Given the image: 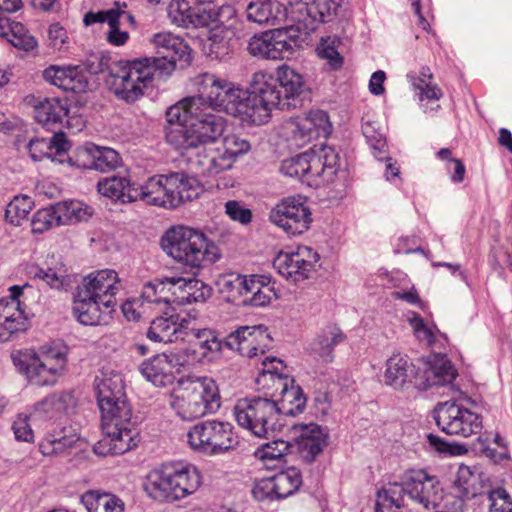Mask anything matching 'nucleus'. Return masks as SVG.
Instances as JSON below:
<instances>
[{
  "label": "nucleus",
  "mask_w": 512,
  "mask_h": 512,
  "mask_svg": "<svg viewBox=\"0 0 512 512\" xmlns=\"http://www.w3.org/2000/svg\"><path fill=\"white\" fill-rule=\"evenodd\" d=\"M220 284L222 286V290L229 294L233 300H236L237 297L243 299V288L245 284V275L240 274H229L223 276L220 279Z\"/></svg>",
  "instance_id": "obj_64"
},
{
  "label": "nucleus",
  "mask_w": 512,
  "mask_h": 512,
  "mask_svg": "<svg viewBox=\"0 0 512 512\" xmlns=\"http://www.w3.org/2000/svg\"><path fill=\"white\" fill-rule=\"evenodd\" d=\"M276 30L254 35L248 42L249 53L259 59L280 60L287 58Z\"/></svg>",
  "instance_id": "obj_41"
},
{
  "label": "nucleus",
  "mask_w": 512,
  "mask_h": 512,
  "mask_svg": "<svg viewBox=\"0 0 512 512\" xmlns=\"http://www.w3.org/2000/svg\"><path fill=\"white\" fill-rule=\"evenodd\" d=\"M165 316L155 318L147 331V337L154 342L172 343L182 340L188 325L192 324L190 317L164 311Z\"/></svg>",
  "instance_id": "obj_25"
},
{
  "label": "nucleus",
  "mask_w": 512,
  "mask_h": 512,
  "mask_svg": "<svg viewBox=\"0 0 512 512\" xmlns=\"http://www.w3.org/2000/svg\"><path fill=\"white\" fill-rule=\"evenodd\" d=\"M123 12L120 7V2H115L114 7L108 10H100L97 12L89 11L85 14L83 22L86 26L93 25L95 23H113L116 17H122Z\"/></svg>",
  "instance_id": "obj_62"
},
{
  "label": "nucleus",
  "mask_w": 512,
  "mask_h": 512,
  "mask_svg": "<svg viewBox=\"0 0 512 512\" xmlns=\"http://www.w3.org/2000/svg\"><path fill=\"white\" fill-rule=\"evenodd\" d=\"M299 429L296 439L299 453L307 463L313 462L328 445V434L315 423L295 425Z\"/></svg>",
  "instance_id": "obj_31"
},
{
  "label": "nucleus",
  "mask_w": 512,
  "mask_h": 512,
  "mask_svg": "<svg viewBox=\"0 0 512 512\" xmlns=\"http://www.w3.org/2000/svg\"><path fill=\"white\" fill-rule=\"evenodd\" d=\"M339 39L327 37L322 38L317 47L318 56L327 61L332 70H339L343 66L344 59L337 50Z\"/></svg>",
  "instance_id": "obj_54"
},
{
  "label": "nucleus",
  "mask_w": 512,
  "mask_h": 512,
  "mask_svg": "<svg viewBox=\"0 0 512 512\" xmlns=\"http://www.w3.org/2000/svg\"><path fill=\"white\" fill-rule=\"evenodd\" d=\"M301 485L302 475L300 470L289 467L256 483L252 489V494L258 501L283 499L295 493Z\"/></svg>",
  "instance_id": "obj_18"
},
{
  "label": "nucleus",
  "mask_w": 512,
  "mask_h": 512,
  "mask_svg": "<svg viewBox=\"0 0 512 512\" xmlns=\"http://www.w3.org/2000/svg\"><path fill=\"white\" fill-rule=\"evenodd\" d=\"M171 279L165 278L162 281H155L146 283L143 286L141 298L147 303L155 304L157 306L165 305L167 309H172V288Z\"/></svg>",
  "instance_id": "obj_47"
},
{
  "label": "nucleus",
  "mask_w": 512,
  "mask_h": 512,
  "mask_svg": "<svg viewBox=\"0 0 512 512\" xmlns=\"http://www.w3.org/2000/svg\"><path fill=\"white\" fill-rule=\"evenodd\" d=\"M75 404V398L71 392L54 393L35 404L32 418L57 420L67 414Z\"/></svg>",
  "instance_id": "obj_39"
},
{
  "label": "nucleus",
  "mask_w": 512,
  "mask_h": 512,
  "mask_svg": "<svg viewBox=\"0 0 512 512\" xmlns=\"http://www.w3.org/2000/svg\"><path fill=\"white\" fill-rule=\"evenodd\" d=\"M25 271L31 279L42 280L53 289H61L68 283V270L65 264L56 260L54 256L50 264L47 263L46 268L37 264H28Z\"/></svg>",
  "instance_id": "obj_42"
},
{
  "label": "nucleus",
  "mask_w": 512,
  "mask_h": 512,
  "mask_svg": "<svg viewBox=\"0 0 512 512\" xmlns=\"http://www.w3.org/2000/svg\"><path fill=\"white\" fill-rule=\"evenodd\" d=\"M306 159L305 152L286 159L281 163L280 170L286 176L307 182Z\"/></svg>",
  "instance_id": "obj_57"
},
{
  "label": "nucleus",
  "mask_w": 512,
  "mask_h": 512,
  "mask_svg": "<svg viewBox=\"0 0 512 512\" xmlns=\"http://www.w3.org/2000/svg\"><path fill=\"white\" fill-rule=\"evenodd\" d=\"M171 398L172 409L186 421L216 413L221 407L219 387L210 377H198L180 382Z\"/></svg>",
  "instance_id": "obj_7"
},
{
  "label": "nucleus",
  "mask_w": 512,
  "mask_h": 512,
  "mask_svg": "<svg viewBox=\"0 0 512 512\" xmlns=\"http://www.w3.org/2000/svg\"><path fill=\"white\" fill-rule=\"evenodd\" d=\"M120 286L117 272L112 269H103L84 277L76 289L97 299L105 309L114 310L116 294Z\"/></svg>",
  "instance_id": "obj_20"
},
{
  "label": "nucleus",
  "mask_w": 512,
  "mask_h": 512,
  "mask_svg": "<svg viewBox=\"0 0 512 512\" xmlns=\"http://www.w3.org/2000/svg\"><path fill=\"white\" fill-rule=\"evenodd\" d=\"M488 512H512V497L503 487H495L487 492Z\"/></svg>",
  "instance_id": "obj_58"
},
{
  "label": "nucleus",
  "mask_w": 512,
  "mask_h": 512,
  "mask_svg": "<svg viewBox=\"0 0 512 512\" xmlns=\"http://www.w3.org/2000/svg\"><path fill=\"white\" fill-rule=\"evenodd\" d=\"M250 93L254 125L267 123L274 108L282 110L283 95L275 74L266 71L255 72L250 82Z\"/></svg>",
  "instance_id": "obj_13"
},
{
  "label": "nucleus",
  "mask_w": 512,
  "mask_h": 512,
  "mask_svg": "<svg viewBox=\"0 0 512 512\" xmlns=\"http://www.w3.org/2000/svg\"><path fill=\"white\" fill-rule=\"evenodd\" d=\"M406 493L405 473L402 476L401 483H391L382 488L377 493L376 506L383 507L386 510L400 509L405 505L404 496Z\"/></svg>",
  "instance_id": "obj_48"
},
{
  "label": "nucleus",
  "mask_w": 512,
  "mask_h": 512,
  "mask_svg": "<svg viewBox=\"0 0 512 512\" xmlns=\"http://www.w3.org/2000/svg\"><path fill=\"white\" fill-rule=\"evenodd\" d=\"M234 416L239 426L259 438H266L282 426L277 403L267 397L244 398L237 401Z\"/></svg>",
  "instance_id": "obj_10"
},
{
  "label": "nucleus",
  "mask_w": 512,
  "mask_h": 512,
  "mask_svg": "<svg viewBox=\"0 0 512 512\" xmlns=\"http://www.w3.org/2000/svg\"><path fill=\"white\" fill-rule=\"evenodd\" d=\"M163 250L175 261L191 268H203L220 258L217 245L196 229L176 226L161 240Z\"/></svg>",
  "instance_id": "obj_5"
},
{
  "label": "nucleus",
  "mask_w": 512,
  "mask_h": 512,
  "mask_svg": "<svg viewBox=\"0 0 512 512\" xmlns=\"http://www.w3.org/2000/svg\"><path fill=\"white\" fill-rule=\"evenodd\" d=\"M201 483V474L194 465L168 462L147 474L144 490L153 500L173 502L195 493Z\"/></svg>",
  "instance_id": "obj_3"
},
{
  "label": "nucleus",
  "mask_w": 512,
  "mask_h": 512,
  "mask_svg": "<svg viewBox=\"0 0 512 512\" xmlns=\"http://www.w3.org/2000/svg\"><path fill=\"white\" fill-rule=\"evenodd\" d=\"M223 97V105L220 106V110L234 117H238L244 122L253 124L252 112H254V110L250 89L248 91L243 90L230 82L226 94Z\"/></svg>",
  "instance_id": "obj_38"
},
{
  "label": "nucleus",
  "mask_w": 512,
  "mask_h": 512,
  "mask_svg": "<svg viewBox=\"0 0 512 512\" xmlns=\"http://www.w3.org/2000/svg\"><path fill=\"white\" fill-rule=\"evenodd\" d=\"M289 5L295 24L275 29L287 58L302 46L319 24L328 22L336 10L333 0H290Z\"/></svg>",
  "instance_id": "obj_4"
},
{
  "label": "nucleus",
  "mask_w": 512,
  "mask_h": 512,
  "mask_svg": "<svg viewBox=\"0 0 512 512\" xmlns=\"http://www.w3.org/2000/svg\"><path fill=\"white\" fill-rule=\"evenodd\" d=\"M195 0H171L168 6V16L179 27L189 28L191 23V8Z\"/></svg>",
  "instance_id": "obj_55"
},
{
  "label": "nucleus",
  "mask_w": 512,
  "mask_h": 512,
  "mask_svg": "<svg viewBox=\"0 0 512 512\" xmlns=\"http://www.w3.org/2000/svg\"><path fill=\"white\" fill-rule=\"evenodd\" d=\"M94 387L101 411L104 438L94 446L98 455H122L138 446L139 433L132 422V411L126 401L125 386L120 374L101 371Z\"/></svg>",
  "instance_id": "obj_1"
},
{
  "label": "nucleus",
  "mask_w": 512,
  "mask_h": 512,
  "mask_svg": "<svg viewBox=\"0 0 512 512\" xmlns=\"http://www.w3.org/2000/svg\"><path fill=\"white\" fill-rule=\"evenodd\" d=\"M55 205L62 225L86 221L91 216L90 207L81 201H61Z\"/></svg>",
  "instance_id": "obj_49"
},
{
  "label": "nucleus",
  "mask_w": 512,
  "mask_h": 512,
  "mask_svg": "<svg viewBox=\"0 0 512 512\" xmlns=\"http://www.w3.org/2000/svg\"><path fill=\"white\" fill-rule=\"evenodd\" d=\"M243 299L240 303L245 306L262 307L268 305L276 297L270 277L265 275H245Z\"/></svg>",
  "instance_id": "obj_36"
},
{
  "label": "nucleus",
  "mask_w": 512,
  "mask_h": 512,
  "mask_svg": "<svg viewBox=\"0 0 512 512\" xmlns=\"http://www.w3.org/2000/svg\"><path fill=\"white\" fill-rule=\"evenodd\" d=\"M434 419L445 434L463 438L480 433L483 427L480 414L455 401L439 403L434 410Z\"/></svg>",
  "instance_id": "obj_12"
},
{
  "label": "nucleus",
  "mask_w": 512,
  "mask_h": 512,
  "mask_svg": "<svg viewBox=\"0 0 512 512\" xmlns=\"http://www.w3.org/2000/svg\"><path fill=\"white\" fill-rule=\"evenodd\" d=\"M454 489L466 499H473L482 493L479 476L467 466L459 467L454 481Z\"/></svg>",
  "instance_id": "obj_50"
},
{
  "label": "nucleus",
  "mask_w": 512,
  "mask_h": 512,
  "mask_svg": "<svg viewBox=\"0 0 512 512\" xmlns=\"http://www.w3.org/2000/svg\"><path fill=\"white\" fill-rule=\"evenodd\" d=\"M74 443L72 437L49 433L40 442L39 449L44 456L59 455L72 448Z\"/></svg>",
  "instance_id": "obj_53"
},
{
  "label": "nucleus",
  "mask_w": 512,
  "mask_h": 512,
  "mask_svg": "<svg viewBox=\"0 0 512 512\" xmlns=\"http://www.w3.org/2000/svg\"><path fill=\"white\" fill-rule=\"evenodd\" d=\"M271 338L267 328L259 326H242L230 333L223 341L224 347L238 352L241 356L253 358L263 354Z\"/></svg>",
  "instance_id": "obj_22"
},
{
  "label": "nucleus",
  "mask_w": 512,
  "mask_h": 512,
  "mask_svg": "<svg viewBox=\"0 0 512 512\" xmlns=\"http://www.w3.org/2000/svg\"><path fill=\"white\" fill-rule=\"evenodd\" d=\"M384 372V382L394 389H403L408 384L416 388V382L420 379V370L415 369V365L409 357L400 352H394L386 360Z\"/></svg>",
  "instance_id": "obj_26"
},
{
  "label": "nucleus",
  "mask_w": 512,
  "mask_h": 512,
  "mask_svg": "<svg viewBox=\"0 0 512 512\" xmlns=\"http://www.w3.org/2000/svg\"><path fill=\"white\" fill-rule=\"evenodd\" d=\"M88 512H124L125 504L114 494L88 491L82 497Z\"/></svg>",
  "instance_id": "obj_45"
},
{
  "label": "nucleus",
  "mask_w": 512,
  "mask_h": 512,
  "mask_svg": "<svg viewBox=\"0 0 512 512\" xmlns=\"http://www.w3.org/2000/svg\"><path fill=\"white\" fill-rule=\"evenodd\" d=\"M166 142L179 151L205 147L217 141L226 127L225 119L201 99H183L166 111Z\"/></svg>",
  "instance_id": "obj_2"
},
{
  "label": "nucleus",
  "mask_w": 512,
  "mask_h": 512,
  "mask_svg": "<svg viewBox=\"0 0 512 512\" xmlns=\"http://www.w3.org/2000/svg\"><path fill=\"white\" fill-rule=\"evenodd\" d=\"M121 164L120 154L110 147L87 143L75 152L74 165L79 168L109 172L120 167Z\"/></svg>",
  "instance_id": "obj_23"
},
{
  "label": "nucleus",
  "mask_w": 512,
  "mask_h": 512,
  "mask_svg": "<svg viewBox=\"0 0 512 512\" xmlns=\"http://www.w3.org/2000/svg\"><path fill=\"white\" fill-rule=\"evenodd\" d=\"M182 341L188 343V347L185 349L188 359L198 363L216 359L224 346L214 331L197 328L194 319H192V324L188 325Z\"/></svg>",
  "instance_id": "obj_19"
},
{
  "label": "nucleus",
  "mask_w": 512,
  "mask_h": 512,
  "mask_svg": "<svg viewBox=\"0 0 512 512\" xmlns=\"http://www.w3.org/2000/svg\"><path fill=\"white\" fill-rule=\"evenodd\" d=\"M275 76L283 95L282 110L300 106L307 90L303 76L287 64L277 67Z\"/></svg>",
  "instance_id": "obj_27"
},
{
  "label": "nucleus",
  "mask_w": 512,
  "mask_h": 512,
  "mask_svg": "<svg viewBox=\"0 0 512 512\" xmlns=\"http://www.w3.org/2000/svg\"><path fill=\"white\" fill-rule=\"evenodd\" d=\"M13 363L32 385L53 386L63 375L67 365V351L60 346H42L34 350L18 351Z\"/></svg>",
  "instance_id": "obj_8"
},
{
  "label": "nucleus",
  "mask_w": 512,
  "mask_h": 512,
  "mask_svg": "<svg viewBox=\"0 0 512 512\" xmlns=\"http://www.w3.org/2000/svg\"><path fill=\"white\" fill-rule=\"evenodd\" d=\"M307 156V183L316 182L318 178L335 174L338 154L331 147L311 148L305 151Z\"/></svg>",
  "instance_id": "obj_32"
},
{
  "label": "nucleus",
  "mask_w": 512,
  "mask_h": 512,
  "mask_svg": "<svg viewBox=\"0 0 512 512\" xmlns=\"http://www.w3.org/2000/svg\"><path fill=\"white\" fill-rule=\"evenodd\" d=\"M269 220L287 234L300 235L310 228L312 213L300 195L283 198L270 211Z\"/></svg>",
  "instance_id": "obj_14"
},
{
  "label": "nucleus",
  "mask_w": 512,
  "mask_h": 512,
  "mask_svg": "<svg viewBox=\"0 0 512 512\" xmlns=\"http://www.w3.org/2000/svg\"><path fill=\"white\" fill-rule=\"evenodd\" d=\"M362 133L370 144L371 148L375 151L376 157L382 158L385 152V140L381 132L376 128L375 122L370 120H363Z\"/></svg>",
  "instance_id": "obj_60"
},
{
  "label": "nucleus",
  "mask_w": 512,
  "mask_h": 512,
  "mask_svg": "<svg viewBox=\"0 0 512 512\" xmlns=\"http://www.w3.org/2000/svg\"><path fill=\"white\" fill-rule=\"evenodd\" d=\"M225 213L227 216L235 222L242 225H248L251 223L253 213L249 208L244 207L237 200H229L225 203Z\"/></svg>",
  "instance_id": "obj_63"
},
{
  "label": "nucleus",
  "mask_w": 512,
  "mask_h": 512,
  "mask_svg": "<svg viewBox=\"0 0 512 512\" xmlns=\"http://www.w3.org/2000/svg\"><path fill=\"white\" fill-rule=\"evenodd\" d=\"M458 373L452 362L446 357H441L420 372V379L416 382V389L428 390L433 386H444L452 383Z\"/></svg>",
  "instance_id": "obj_37"
},
{
  "label": "nucleus",
  "mask_w": 512,
  "mask_h": 512,
  "mask_svg": "<svg viewBox=\"0 0 512 512\" xmlns=\"http://www.w3.org/2000/svg\"><path fill=\"white\" fill-rule=\"evenodd\" d=\"M113 310L105 309L97 299L76 289L72 313L79 323L86 326L106 324Z\"/></svg>",
  "instance_id": "obj_28"
},
{
  "label": "nucleus",
  "mask_w": 512,
  "mask_h": 512,
  "mask_svg": "<svg viewBox=\"0 0 512 512\" xmlns=\"http://www.w3.org/2000/svg\"><path fill=\"white\" fill-rule=\"evenodd\" d=\"M318 260V253L312 248L299 246L292 252H280L273 266L285 279L298 283L310 277Z\"/></svg>",
  "instance_id": "obj_17"
},
{
  "label": "nucleus",
  "mask_w": 512,
  "mask_h": 512,
  "mask_svg": "<svg viewBox=\"0 0 512 512\" xmlns=\"http://www.w3.org/2000/svg\"><path fill=\"white\" fill-rule=\"evenodd\" d=\"M287 17V8L278 0H252L246 6L249 22L261 26H275Z\"/></svg>",
  "instance_id": "obj_33"
},
{
  "label": "nucleus",
  "mask_w": 512,
  "mask_h": 512,
  "mask_svg": "<svg viewBox=\"0 0 512 512\" xmlns=\"http://www.w3.org/2000/svg\"><path fill=\"white\" fill-rule=\"evenodd\" d=\"M154 75L155 65L150 57L120 60L111 63L105 82L118 99L134 103L143 95Z\"/></svg>",
  "instance_id": "obj_9"
},
{
  "label": "nucleus",
  "mask_w": 512,
  "mask_h": 512,
  "mask_svg": "<svg viewBox=\"0 0 512 512\" xmlns=\"http://www.w3.org/2000/svg\"><path fill=\"white\" fill-rule=\"evenodd\" d=\"M7 41L14 47L26 52L32 51L37 46L36 39L28 33L20 22H16L13 25L12 32Z\"/></svg>",
  "instance_id": "obj_59"
},
{
  "label": "nucleus",
  "mask_w": 512,
  "mask_h": 512,
  "mask_svg": "<svg viewBox=\"0 0 512 512\" xmlns=\"http://www.w3.org/2000/svg\"><path fill=\"white\" fill-rule=\"evenodd\" d=\"M61 225L55 204L38 210L33 215L31 222L32 231L38 234H41L52 227Z\"/></svg>",
  "instance_id": "obj_52"
},
{
  "label": "nucleus",
  "mask_w": 512,
  "mask_h": 512,
  "mask_svg": "<svg viewBox=\"0 0 512 512\" xmlns=\"http://www.w3.org/2000/svg\"><path fill=\"white\" fill-rule=\"evenodd\" d=\"M202 186L194 177L183 173L155 175L144 185L137 187L134 197L148 205L175 209L181 204L199 197Z\"/></svg>",
  "instance_id": "obj_6"
},
{
  "label": "nucleus",
  "mask_w": 512,
  "mask_h": 512,
  "mask_svg": "<svg viewBox=\"0 0 512 512\" xmlns=\"http://www.w3.org/2000/svg\"><path fill=\"white\" fill-rule=\"evenodd\" d=\"M345 334L335 325L325 327L312 345L313 353L323 362L333 360V350L339 343L344 342Z\"/></svg>",
  "instance_id": "obj_44"
},
{
  "label": "nucleus",
  "mask_w": 512,
  "mask_h": 512,
  "mask_svg": "<svg viewBox=\"0 0 512 512\" xmlns=\"http://www.w3.org/2000/svg\"><path fill=\"white\" fill-rule=\"evenodd\" d=\"M23 286L14 285L9 290V298L0 299V343L11 340L15 335L27 329V318L20 307L19 297L23 293Z\"/></svg>",
  "instance_id": "obj_21"
},
{
  "label": "nucleus",
  "mask_w": 512,
  "mask_h": 512,
  "mask_svg": "<svg viewBox=\"0 0 512 512\" xmlns=\"http://www.w3.org/2000/svg\"><path fill=\"white\" fill-rule=\"evenodd\" d=\"M197 149L198 148H196V150ZM212 152V150L207 151L205 148L201 151H195V149L181 151L183 155H188L192 168H195L199 174L207 176L211 167V161H213Z\"/></svg>",
  "instance_id": "obj_61"
},
{
  "label": "nucleus",
  "mask_w": 512,
  "mask_h": 512,
  "mask_svg": "<svg viewBox=\"0 0 512 512\" xmlns=\"http://www.w3.org/2000/svg\"><path fill=\"white\" fill-rule=\"evenodd\" d=\"M35 120L48 130L71 126L69 119V104L66 99L57 97L45 98L34 107Z\"/></svg>",
  "instance_id": "obj_30"
},
{
  "label": "nucleus",
  "mask_w": 512,
  "mask_h": 512,
  "mask_svg": "<svg viewBox=\"0 0 512 512\" xmlns=\"http://www.w3.org/2000/svg\"><path fill=\"white\" fill-rule=\"evenodd\" d=\"M34 206L31 197L27 195L15 196L6 206L5 219L14 226L21 224L26 219Z\"/></svg>",
  "instance_id": "obj_51"
},
{
  "label": "nucleus",
  "mask_w": 512,
  "mask_h": 512,
  "mask_svg": "<svg viewBox=\"0 0 512 512\" xmlns=\"http://www.w3.org/2000/svg\"><path fill=\"white\" fill-rule=\"evenodd\" d=\"M291 445L282 439L273 440L261 445L255 455L262 461H280L288 452Z\"/></svg>",
  "instance_id": "obj_56"
},
{
  "label": "nucleus",
  "mask_w": 512,
  "mask_h": 512,
  "mask_svg": "<svg viewBox=\"0 0 512 512\" xmlns=\"http://www.w3.org/2000/svg\"><path fill=\"white\" fill-rule=\"evenodd\" d=\"M193 450L209 455L223 454L239 445V437L229 422L206 420L194 425L187 434Z\"/></svg>",
  "instance_id": "obj_11"
},
{
  "label": "nucleus",
  "mask_w": 512,
  "mask_h": 512,
  "mask_svg": "<svg viewBox=\"0 0 512 512\" xmlns=\"http://www.w3.org/2000/svg\"><path fill=\"white\" fill-rule=\"evenodd\" d=\"M277 403L278 416H295L303 412L306 406V397L300 386L292 384L287 391L273 399Z\"/></svg>",
  "instance_id": "obj_46"
},
{
  "label": "nucleus",
  "mask_w": 512,
  "mask_h": 512,
  "mask_svg": "<svg viewBox=\"0 0 512 512\" xmlns=\"http://www.w3.org/2000/svg\"><path fill=\"white\" fill-rule=\"evenodd\" d=\"M185 364L178 353H161L145 360L140 365L141 374L156 386H166L174 380V373Z\"/></svg>",
  "instance_id": "obj_24"
},
{
  "label": "nucleus",
  "mask_w": 512,
  "mask_h": 512,
  "mask_svg": "<svg viewBox=\"0 0 512 512\" xmlns=\"http://www.w3.org/2000/svg\"><path fill=\"white\" fill-rule=\"evenodd\" d=\"M98 192L115 201L130 203L136 201L137 187L127 177L113 176L104 178L97 184Z\"/></svg>",
  "instance_id": "obj_43"
},
{
  "label": "nucleus",
  "mask_w": 512,
  "mask_h": 512,
  "mask_svg": "<svg viewBox=\"0 0 512 512\" xmlns=\"http://www.w3.org/2000/svg\"><path fill=\"white\" fill-rule=\"evenodd\" d=\"M230 5H218L212 0H195L191 8L190 27H207L210 24L223 23V16L233 15Z\"/></svg>",
  "instance_id": "obj_40"
},
{
  "label": "nucleus",
  "mask_w": 512,
  "mask_h": 512,
  "mask_svg": "<svg viewBox=\"0 0 512 512\" xmlns=\"http://www.w3.org/2000/svg\"><path fill=\"white\" fill-rule=\"evenodd\" d=\"M173 305L204 302L211 296L210 286L195 278H170Z\"/></svg>",
  "instance_id": "obj_35"
},
{
  "label": "nucleus",
  "mask_w": 512,
  "mask_h": 512,
  "mask_svg": "<svg viewBox=\"0 0 512 512\" xmlns=\"http://www.w3.org/2000/svg\"><path fill=\"white\" fill-rule=\"evenodd\" d=\"M407 496L426 510L436 509L443 499V488L435 475L424 469L405 471Z\"/></svg>",
  "instance_id": "obj_15"
},
{
  "label": "nucleus",
  "mask_w": 512,
  "mask_h": 512,
  "mask_svg": "<svg viewBox=\"0 0 512 512\" xmlns=\"http://www.w3.org/2000/svg\"><path fill=\"white\" fill-rule=\"evenodd\" d=\"M229 83L227 79L215 74L204 73L196 79L198 95L187 99H201L203 106H210L215 111L223 105V96L226 94Z\"/></svg>",
  "instance_id": "obj_34"
},
{
  "label": "nucleus",
  "mask_w": 512,
  "mask_h": 512,
  "mask_svg": "<svg viewBox=\"0 0 512 512\" xmlns=\"http://www.w3.org/2000/svg\"><path fill=\"white\" fill-rule=\"evenodd\" d=\"M152 44L157 57H151L155 65V73L160 70H174L177 63L181 67L189 65L191 62V49L188 44L179 36L170 32L156 33L152 38Z\"/></svg>",
  "instance_id": "obj_16"
},
{
  "label": "nucleus",
  "mask_w": 512,
  "mask_h": 512,
  "mask_svg": "<svg viewBox=\"0 0 512 512\" xmlns=\"http://www.w3.org/2000/svg\"><path fill=\"white\" fill-rule=\"evenodd\" d=\"M44 79L58 88L73 93L87 90V78L79 66L51 65L43 71Z\"/></svg>",
  "instance_id": "obj_29"
}]
</instances>
